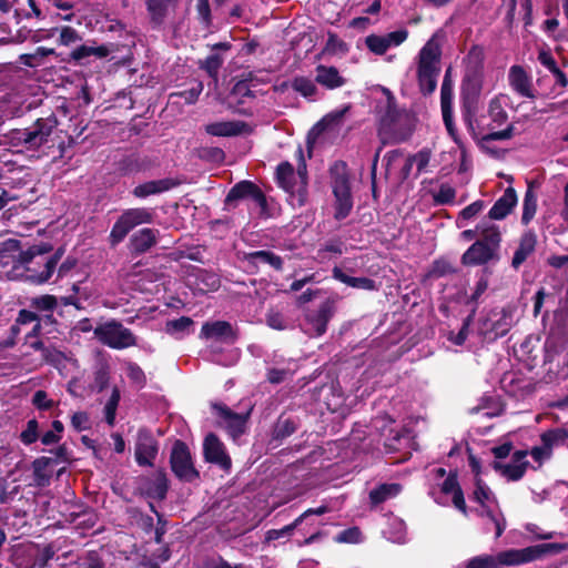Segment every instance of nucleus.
Returning a JSON list of instances; mask_svg holds the SVG:
<instances>
[{"label":"nucleus","instance_id":"nucleus-1","mask_svg":"<svg viewBox=\"0 0 568 568\" xmlns=\"http://www.w3.org/2000/svg\"><path fill=\"white\" fill-rule=\"evenodd\" d=\"M64 254V245L54 250L50 242H40L29 246L20 255V263L24 265L26 280L34 285L48 283Z\"/></svg>","mask_w":568,"mask_h":568},{"label":"nucleus","instance_id":"nucleus-2","mask_svg":"<svg viewBox=\"0 0 568 568\" xmlns=\"http://www.w3.org/2000/svg\"><path fill=\"white\" fill-rule=\"evenodd\" d=\"M484 49L474 45L465 57V72L460 85V102L465 118H470L477 108L483 87Z\"/></svg>","mask_w":568,"mask_h":568},{"label":"nucleus","instance_id":"nucleus-3","mask_svg":"<svg viewBox=\"0 0 568 568\" xmlns=\"http://www.w3.org/2000/svg\"><path fill=\"white\" fill-rule=\"evenodd\" d=\"M57 126L55 115L39 118L28 128L11 130L8 139L12 146L28 151H37L44 145L52 148L54 146L53 134L57 132Z\"/></svg>","mask_w":568,"mask_h":568},{"label":"nucleus","instance_id":"nucleus-4","mask_svg":"<svg viewBox=\"0 0 568 568\" xmlns=\"http://www.w3.org/2000/svg\"><path fill=\"white\" fill-rule=\"evenodd\" d=\"M481 239L473 243L462 255L460 262L465 266L484 265L490 261L497 250V227L488 225L486 220L478 224Z\"/></svg>","mask_w":568,"mask_h":568},{"label":"nucleus","instance_id":"nucleus-5","mask_svg":"<svg viewBox=\"0 0 568 568\" xmlns=\"http://www.w3.org/2000/svg\"><path fill=\"white\" fill-rule=\"evenodd\" d=\"M154 212L149 207H132L124 210L114 222L109 234V244L115 247L124 241L129 233L139 225L153 222Z\"/></svg>","mask_w":568,"mask_h":568},{"label":"nucleus","instance_id":"nucleus-6","mask_svg":"<svg viewBox=\"0 0 568 568\" xmlns=\"http://www.w3.org/2000/svg\"><path fill=\"white\" fill-rule=\"evenodd\" d=\"M93 333L99 342L113 349H124L136 345V337L132 331L116 320L98 325Z\"/></svg>","mask_w":568,"mask_h":568},{"label":"nucleus","instance_id":"nucleus-7","mask_svg":"<svg viewBox=\"0 0 568 568\" xmlns=\"http://www.w3.org/2000/svg\"><path fill=\"white\" fill-rule=\"evenodd\" d=\"M170 467L174 476L183 483H194L201 477L194 466L189 446L181 439H176L172 446Z\"/></svg>","mask_w":568,"mask_h":568},{"label":"nucleus","instance_id":"nucleus-8","mask_svg":"<svg viewBox=\"0 0 568 568\" xmlns=\"http://www.w3.org/2000/svg\"><path fill=\"white\" fill-rule=\"evenodd\" d=\"M250 199L260 207V216L268 217V204L265 193L262 189L250 180H243L235 183L225 196L224 204L235 207L240 200Z\"/></svg>","mask_w":568,"mask_h":568},{"label":"nucleus","instance_id":"nucleus-9","mask_svg":"<svg viewBox=\"0 0 568 568\" xmlns=\"http://www.w3.org/2000/svg\"><path fill=\"white\" fill-rule=\"evenodd\" d=\"M343 172H332V189L335 197L334 219L342 221L346 219L353 209L349 176L345 171L346 164L342 162Z\"/></svg>","mask_w":568,"mask_h":568},{"label":"nucleus","instance_id":"nucleus-10","mask_svg":"<svg viewBox=\"0 0 568 568\" xmlns=\"http://www.w3.org/2000/svg\"><path fill=\"white\" fill-rule=\"evenodd\" d=\"M114 166L120 176H132L159 168L160 160L155 155L134 151L123 154L115 161Z\"/></svg>","mask_w":568,"mask_h":568},{"label":"nucleus","instance_id":"nucleus-11","mask_svg":"<svg viewBox=\"0 0 568 568\" xmlns=\"http://www.w3.org/2000/svg\"><path fill=\"white\" fill-rule=\"evenodd\" d=\"M203 458L206 463L219 467L229 474L232 469V459L224 443L214 433H209L203 440Z\"/></svg>","mask_w":568,"mask_h":568},{"label":"nucleus","instance_id":"nucleus-12","mask_svg":"<svg viewBox=\"0 0 568 568\" xmlns=\"http://www.w3.org/2000/svg\"><path fill=\"white\" fill-rule=\"evenodd\" d=\"M555 548L551 544H541L523 549H509L499 552V565L518 566L541 558Z\"/></svg>","mask_w":568,"mask_h":568},{"label":"nucleus","instance_id":"nucleus-13","mask_svg":"<svg viewBox=\"0 0 568 568\" xmlns=\"http://www.w3.org/2000/svg\"><path fill=\"white\" fill-rule=\"evenodd\" d=\"M136 491L140 496L164 500L166 498L169 491V479L163 469H160L155 473L153 477L143 476L139 479V485Z\"/></svg>","mask_w":568,"mask_h":568},{"label":"nucleus","instance_id":"nucleus-14","mask_svg":"<svg viewBox=\"0 0 568 568\" xmlns=\"http://www.w3.org/2000/svg\"><path fill=\"white\" fill-rule=\"evenodd\" d=\"M211 406L215 414L222 419L225 428L233 438H236L245 433L250 412L245 414H239L233 412L223 403H212Z\"/></svg>","mask_w":568,"mask_h":568},{"label":"nucleus","instance_id":"nucleus-15","mask_svg":"<svg viewBox=\"0 0 568 568\" xmlns=\"http://www.w3.org/2000/svg\"><path fill=\"white\" fill-rule=\"evenodd\" d=\"M158 452L159 445L151 432L146 428L139 429L134 450L138 465L153 466Z\"/></svg>","mask_w":568,"mask_h":568},{"label":"nucleus","instance_id":"nucleus-16","mask_svg":"<svg viewBox=\"0 0 568 568\" xmlns=\"http://www.w3.org/2000/svg\"><path fill=\"white\" fill-rule=\"evenodd\" d=\"M335 313V303L333 300L327 298L316 311H311L305 315L306 324L310 326L308 331L314 336H322L327 331V324Z\"/></svg>","mask_w":568,"mask_h":568},{"label":"nucleus","instance_id":"nucleus-17","mask_svg":"<svg viewBox=\"0 0 568 568\" xmlns=\"http://www.w3.org/2000/svg\"><path fill=\"white\" fill-rule=\"evenodd\" d=\"M160 231L152 227H143L135 231L129 239L128 250L133 257L149 252L158 244Z\"/></svg>","mask_w":568,"mask_h":568},{"label":"nucleus","instance_id":"nucleus-18","mask_svg":"<svg viewBox=\"0 0 568 568\" xmlns=\"http://www.w3.org/2000/svg\"><path fill=\"white\" fill-rule=\"evenodd\" d=\"M246 80H240L234 83L227 95V105L235 113L241 115L250 116L253 114L251 109L244 108V103L246 99H255V93L252 91L251 87L246 84Z\"/></svg>","mask_w":568,"mask_h":568},{"label":"nucleus","instance_id":"nucleus-19","mask_svg":"<svg viewBox=\"0 0 568 568\" xmlns=\"http://www.w3.org/2000/svg\"><path fill=\"white\" fill-rule=\"evenodd\" d=\"M180 0H144L152 29H161L170 14L179 6Z\"/></svg>","mask_w":568,"mask_h":568},{"label":"nucleus","instance_id":"nucleus-20","mask_svg":"<svg viewBox=\"0 0 568 568\" xmlns=\"http://www.w3.org/2000/svg\"><path fill=\"white\" fill-rule=\"evenodd\" d=\"M180 182L172 178H165L160 180H151L144 183L138 184L131 191L132 195L136 199H146L151 195L161 194L168 192L175 186H178Z\"/></svg>","mask_w":568,"mask_h":568},{"label":"nucleus","instance_id":"nucleus-21","mask_svg":"<svg viewBox=\"0 0 568 568\" xmlns=\"http://www.w3.org/2000/svg\"><path fill=\"white\" fill-rule=\"evenodd\" d=\"M527 454L525 450L516 452L509 462L499 464V475L507 481H517L523 478L528 466Z\"/></svg>","mask_w":568,"mask_h":568},{"label":"nucleus","instance_id":"nucleus-22","mask_svg":"<svg viewBox=\"0 0 568 568\" xmlns=\"http://www.w3.org/2000/svg\"><path fill=\"white\" fill-rule=\"evenodd\" d=\"M26 250H22V244L20 240L17 239H8L0 243V265L8 266L11 265L13 271L19 268L24 270V265L20 263V255Z\"/></svg>","mask_w":568,"mask_h":568},{"label":"nucleus","instance_id":"nucleus-23","mask_svg":"<svg viewBox=\"0 0 568 568\" xmlns=\"http://www.w3.org/2000/svg\"><path fill=\"white\" fill-rule=\"evenodd\" d=\"M508 82L513 90L519 95L528 99H535V90L530 77L519 65H513L508 73Z\"/></svg>","mask_w":568,"mask_h":568},{"label":"nucleus","instance_id":"nucleus-24","mask_svg":"<svg viewBox=\"0 0 568 568\" xmlns=\"http://www.w3.org/2000/svg\"><path fill=\"white\" fill-rule=\"evenodd\" d=\"M384 93L386 94V104L379 115V136L383 132L390 131L400 119V112L397 108V102L394 94L389 89H384Z\"/></svg>","mask_w":568,"mask_h":568},{"label":"nucleus","instance_id":"nucleus-25","mask_svg":"<svg viewBox=\"0 0 568 568\" xmlns=\"http://www.w3.org/2000/svg\"><path fill=\"white\" fill-rule=\"evenodd\" d=\"M201 338L205 339H224L234 342L236 334L233 331L231 323L226 321L205 322L202 325Z\"/></svg>","mask_w":568,"mask_h":568},{"label":"nucleus","instance_id":"nucleus-26","mask_svg":"<svg viewBox=\"0 0 568 568\" xmlns=\"http://www.w3.org/2000/svg\"><path fill=\"white\" fill-rule=\"evenodd\" d=\"M55 460L51 457H38L32 462V485L43 488L50 485L52 478V465Z\"/></svg>","mask_w":568,"mask_h":568},{"label":"nucleus","instance_id":"nucleus-27","mask_svg":"<svg viewBox=\"0 0 568 568\" xmlns=\"http://www.w3.org/2000/svg\"><path fill=\"white\" fill-rule=\"evenodd\" d=\"M315 82L327 90L341 88L346 83V79L339 74L337 68L335 67L318 64L315 68Z\"/></svg>","mask_w":568,"mask_h":568},{"label":"nucleus","instance_id":"nucleus-28","mask_svg":"<svg viewBox=\"0 0 568 568\" xmlns=\"http://www.w3.org/2000/svg\"><path fill=\"white\" fill-rule=\"evenodd\" d=\"M246 126L242 121H221L207 124L205 132L212 136H235L243 133Z\"/></svg>","mask_w":568,"mask_h":568},{"label":"nucleus","instance_id":"nucleus-29","mask_svg":"<svg viewBox=\"0 0 568 568\" xmlns=\"http://www.w3.org/2000/svg\"><path fill=\"white\" fill-rule=\"evenodd\" d=\"M332 276L334 280L339 281L347 286L353 288L364 290V291H376L377 285L376 282L369 277H354L349 276L343 272V270L338 266H334L332 270Z\"/></svg>","mask_w":568,"mask_h":568},{"label":"nucleus","instance_id":"nucleus-30","mask_svg":"<svg viewBox=\"0 0 568 568\" xmlns=\"http://www.w3.org/2000/svg\"><path fill=\"white\" fill-rule=\"evenodd\" d=\"M276 183L285 192L290 193L291 195H296V189L298 185L295 181L294 166L290 162L284 161L277 165Z\"/></svg>","mask_w":568,"mask_h":568},{"label":"nucleus","instance_id":"nucleus-31","mask_svg":"<svg viewBox=\"0 0 568 568\" xmlns=\"http://www.w3.org/2000/svg\"><path fill=\"white\" fill-rule=\"evenodd\" d=\"M402 485L398 483H384L377 485L369 491V503L376 507L386 500L396 497L402 491Z\"/></svg>","mask_w":568,"mask_h":568},{"label":"nucleus","instance_id":"nucleus-32","mask_svg":"<svg viewBox=\"0 0 568 568\" xmlns=\"http://www.w3.org/2000/svg\"><path fill=\"white\" fill-rule=\"evenodd\" d=\"M442 50L434 39H430L419 51L417 68H439Z\"/></svg>","mask_w":568,"mask_h":568},{"label":"nucleus","instance_id":"nucleus-33","mask_svg":"<svg viewBox=\"0 0 568 568\" xmlns=\"http://www.w3.org/2000/svg\"><path fill=\"white\" fill-rule=\"evenodd\" d=\"M440 68H417V82L423 95H430L437 88Z\"/></svg>","mask_w":568,"mask_h":568},{"label":"nucleus","instance_id":"nucleus-34","mask_svg":"<svg viewBox=\"0 0 568 568\" xmlns=\"http://www.w3.org/2000/svg\"><path fill=\"white\" fill-rule=\"evenodd\" d=\"M244 260L256 266L257 262L268 264L275 271L281 272L283 270V258L272 251H253L244 255Z\"/></svg>","mask_w":568,"mask_h":568},{"label":"nucleus","instance_id":"nucleus-35","mask_svg":"<svg viewBox=\"0 0 568 568\" xmlns=\"http://www.w3.org/2000/svg\"><path fill=\"white\" fill-rule=\"evenodd\" d=\"M296 153L298 158L297 171L295 173V176L297 175L298 178L296 195L300 205H303L307 197V166L301 146H298Z\"/></svg>","mask_w":568,"mask_h":568},{"label":"nucleus","instance_id":"nucleus-36","mask_svg":"<svg viewBox=\"0 0 568 568\" xmlns=\"http://www.w3.org/2000/svg\"><path fill=\"white\" fill-rule=\"evenodd\" d=\"M69 521L77 528L90 529L98 523V515L90 506H82L79 511H72L69 515Z\"/></svg>","mask_w":568,"mask_h":568},{"label":"nucleus","instance_id":"nucleus-37","mask_svg":"<svg viewBox=\"0 0 568 568\" xmlns=\"http://www.w3.org/2000/svg\"><path fill=\"white\" fill-rule=\"evenodd\" d=\"M110 52H111V48L108 44H101V45H97V47L82 44V45L75 48L71 52L70 57L72 60L82 64V61L91 55H95L97 58L102 59V58L108 57L110 54Z\"/></svg>","mask_w":568,"mask_h":568},{"label":"nucleus","instance_id":"nucleus-38","mask_svg":"<svg viewBox=\"0 0 568 568\" xmlns=\"http://www.w3.org/2000/svg\"><path fill=\"white\" fill-rule=\"evenodd\" d=\"M297 423L294 418L281 415L275 422L272 430V438L282 442L297 430Z\"/></svg>","mask_w":568,"mask_h":568},{"label":"nucleus","instance_id":"nucleus-39","mask_svg":"<svg viewBox=\"0 0 568 568\" xmlns=\"http://www.w3.org/2000/svg\"><path fill=\"white\" fill-rule=\"evenodd\" d=\"M536 246V236L532 233H525L521 239L518 248L516 250L513 257V266L517 268L521 265L525 260L534 252Z\"/></svg>","mask_w":568,"mask_h":568},{"label":"nucleus","instance_id":"nucleus-40","mask_svg":"<svg viewBox=\"0 0 568 568\" xmlns=\"http://www.w3.org/2000/svg\"><path fill=\"white\" fill-rule=\"evenodd\" d=\"M29 346L34 351L41 352L42 361L47 364L58 365L63 358L62 352L53 345H45L41 339L30 342Z\"/></svg>","mask_w":568,"mask_h":568},{"label":"nucleus","instance_id":"nucleus-41","mask_svg":"<svg viewBox=\"0 0 568 568\" xmlns=\"http://www.w3.org/2000/svg\"><path fill=\"white\" fill-rule=\"evenodd\" d=\"M224 57L219 53H212L204 60L199 61V69L206 72V74L216 83L219 80V72L224 63Z\"/></svg>","mask_w":568,"mask_h":568},{"label":"nucleus","instance_id":"nucleus-42","mask_svg":"<svg viewBox=\"0 0 568 568\" xmlns=\"http://www.w3.org/2000/svg\"><path fill=\"white\" fill-rule=\"evenodd\" d=\"M458 270L448 258L439 257L432 263L426 276L432 278H439L446 275L456 274Z\"/></svg>","mask_w":568,"mask_h":568},{"label":"nucleus","instance_id":"nucleus-43","mask_svg":"<svg viewBox=\"0 0 568 568\" xmlns=\"http://www.w3.org/2000/svg\"><path fill=\"white\" fill-rule=\"evenodd\" d=\"M568 438V432L564 428L550 429L541 434V444L552 453L554 448L564 444Z\"/></svg>","mask_w":568,"mask_h":568},{"label":"nucleus","instance_id":"nucleus-44","mask_svg":"<svg viewBox=\"0 0 568 568\" xmlns=\"http://www.w3.org/2000/svg\"><path fill=\"white\" fill-rule=\"evenodd\" d=\"M440 106L442 111L453 110V80H452V69L448 68L445 71L444 80L440 88Z\"/></svg>","mask_w":568,"mask_h":568},{"label":"nucleus","instance_id":"nucleus-45","mask_svg":"<svg viewBox=\"0 0 568 568\" xmlns=\"http://www.w3.org/2000/svg\"><path fill=\"white\" fill-rule=\"evenodd\" d=\"M30 307L37 312L53 313L58 307V298L51 294H43L30 300Z\"/></svg>","mask_w":568,"mask_h":568},{"label":"nucleus","instance_id":"nucleus-46","mask_svg":"<svg viewBox=\"0 0 568 568\" xmlns=\"http://www.w3.org/2000/svg\"><path fill=\"white\" fill-rule=\"evenodd\" d=\"M292 88L306 99H311L317 93L315 82L306 77L294 78L292 81Z\"/></svg>","mask_w":568,"mask_h":568},{"label":"nucleus","instance_id":"nucleus-47","mask_svg":"<svg viewBox=\"0 0 568 568\" xmlns=\"http://www.w3.org/2000/svg\"><path fill=\"white\" fill-rule=\"evenodd\" d=\"M40 438V425L37 418H31L27 422L26 428L20 433L19 439L26 445L30 446Z\"/></svg>","mask_w":568,"mask_h":568},{"label":"nucleus","instance_id":"nucleus-48","mask_svg":"<svg viewBox=\"0 0 568 568\" xmlns=\"http://www.w3.org/2000/svg\"><path fill=\"white\" fill-rule=\"evenodd\" d=\"M105 562L98 550H88L79 557L75 568H104Z\"/></svg>","mask_w":568,"mask_h":568},{"label":"nucleus","instance_id":"nucleus-49","mask_svg":"<svg viewBox=\"0 0 568 568\" xmlns=\"http://www.w3.org/2000/svg\"><path fill=\"white\" fill-rule=\"evenodd\" d=\"M344 251H345L344 241L339 236H336V237H332V239L327 240L325 243H323L317 251V255L322 258L326 257V253H331L335 256H341L344 253Z\"/></svg>","mask_w":568,"mask_h":568},{"label":"nucleus","instance_id":"nucleus-50","mask_svg":"<svg viewBox=\"0 0 568 568\" xmlns=\"http://www.w3.org/2000/svg\"><path fill=\"white\" fill-rule=\"evenodd\" d=\"M517 205V194L511 186H508L503 196L499 197V220L508 215Z\"/></svg>","mask_w":568,"mask_h":568},{"label":"nucleus","instance_id":"nucleus-51","mask_svg":"<svg viewBox=\"0 0 568 568\" xmlns=\"http://www.w3.org/2000/svg\"><path fill=\"white\" fill-rule=\"evenodd\" d=\"M194 324L193 320L189 316H181L175 320L168 321L165 324V332L169 335L175 336L186 332Z\"/></svg>","mask_w":568,"mask_h":568},{"label":"nucleus","instance_id":"nucleus-52","mask_svg":"<svg viewBox=\"0 0 568 568\" xmlns=\"http://www.w3.org/2000/svg\"><path fill=\"white\" fill-rule=\"evenodd\" d=\"M121 395L118 387H113L111 396L104 406L105 422L113 426L115 422L116 408L119 406Z\"/></svg>","mask_w":568,"mask_h":568},{"label":"nucleus","instance_id":"nucleus-53","mask_svg":"<svg viewBox=\"0 0 568 568\" xmlns=\"http://www.w3.org/2000/svg\"><path fill=\"white\" fill-rule=\"evenodd\" d=\"M367 49L377 55H383L389 49L385 36L369 34L365 38Z\"/></svg>","mask_w":568,"mask_h":568},{"label":"nucleus","instance_id":"nucleus-54","mask_svg":"<svg viewBox=\"0 0 568 568\" xmlns=\"http://www.w3.org/2000/svg\"><path fill=\"white\" fill-rule=\"evenodd\" d=\"M485 206H486L485 201L477 200V201L470 203L469 205H467L466 207H464L458 214V217L456 221L457 226L462 227L463 226L462 221H468V220L475 217L485 209Z\"/></svg>","mask_w":568,"mask_h":568},{"label":"nucleus","instance_id":"nucleus-55","mask_svg":"<svg viewBox=\"0 0 568 568\" xmlns=\"http://www.w3.org/2000/svg\"><path fill=\"white\" fill-rule=\"evenodd\" d=\"M537 209V199L534 193L528 190L524 200L523 216L521 221L524 224H528L534 217Z\"/></svg>","mask_w":568,"mask_h":568},{"label":"nucleus","instance_id":"nucleus-56","mask_svg":"<svg viewBox=\"0 0 568 568\" xmlns=\"http://www.w3.org/2000/svg\"><path fill=\"white\" fill-rule=\"evenodd\" d=\"M478 140H479V145L483 150H485L486 152H488L489 154L496 156L497 155V146H496V141H497V131H491V132H487V133H478Z\"/></svg>","mask_w":568,"mask_h":568},{"label":"nucleus","instance_id":"nucleus-57","mask_svg":"<svg viewBox=\"0 0 568 568\" xmlns=\"http://www.w3.org/2000/svg\"><path fill=\"white\" fill-rule=\"evenodd\" d=\"M497 557L493 555H481L469 559L466 568H496Z\"/></svg>","mask_w":568,"mask_h":568},{"label":"nucleus","instance_id":"nucleus-58","mask_svg":"<svg viewBox=\"0 0 568 568\" xmlns=\"http://www.w3.org/2000/svg\"><path fill=\"white\" fill-rule=\"evenodd\" d=\"M456 191L449 184H442L439 190L434 195V200L439 205L452 204L455 200Z\"/></svg>","mask_w":568,"mask_h":568},{"label":"nucleus","instance_id":"nucleus-59","mask_svg":"<svg viewBox=\"0 0 568 568\" xmlns=\"http://www.w3.org/2000/svg\"><path fill=\"white\" fill-rule=\"evenodd\" d=\"M32 405L39 410H50L55 406V403L48 397L45 390L38 389L32 396Z\"/></svg>","mask_w":568,"mask_h":568},{"label":"nucleus","instance_id":"nucleus-60","mask_svg":"<svg viewBox=\"0 0 568 568\" xmlns=\"http://www.w3.org/2000/svg\"><path fill=\"white\" fill-rule=\"evenodd\" d=\"M202 91L203 83L201 81H196L195 84L192 85L190 89L173 93V95L184 99V101L189 104H193L197 101Z\"/></svg>","mask_w":568,"mask_h":568},{"label":"nucleus","instance_id":"nucleus-61","mask_svg":"<svg viewBox=\"0 0 568 568\" xmlns=\"http://www.w3.org/2000/svg\"><path fill=\"white\" fill-rule=\"evenodd\" d=\"M110 381V373L109 368L106 366H101L94 372V381H93V389H95L98 393L103 392Z\"/></svg>","mask_w":568,"mask_h":568},{"label":"nucleus","instance_id":"nucleus-62","mask_svg":"<svg viewBox=\"0 0 568 568\" xmlns=\"http://www.w3.org/2000/svg\"><path fill=\"white\" fill-rule=\"evenodd\" d=\"M325 51L329 53H345L348 51V48L347 44L343 40H341L336 33L328 32L327 41L325 44Z\"/></svg>","mask_w":568,"mask_h":568},{"label":"nucleus","instance_id":"nucleus-63","mask_svg":"<svg viewBox=\"0 0 568 568\" xmlns=\"http://www.w3.org/2000/svg\"><path fill=\"white\" fill-rule=\"evenodd\" d=\"M128 377L140 387H143L146 383L145 374L136 363L128 365Z\"/></svg>","mask_w":568,"mask_h":568},{"label":"nucleus","instance_id":"nucleus-64","mask_svg":"<svg viewBox=\"0 0 568 568\" xmlns=\"http://www.w3.org/2000/svg\"><path fill=\"white\" fill-rule=\"evenodd\" d=\"M196 12L201 22L205 27H210L212 23V14L209 0H197Z\"/></svg>","mask_w":568,"mask_h":568}]
</instances>
